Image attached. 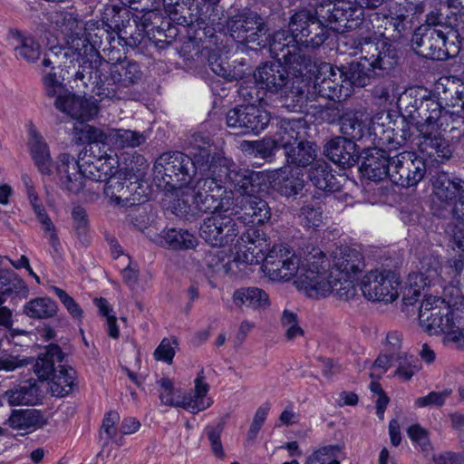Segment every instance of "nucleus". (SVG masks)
I'll return each mask as SVG.
<instances>
[{"label":"nucleus","instance_id":"obj_1","mask_svg":"<svg viewBox=\"0 0 464 464\" xmlns=\"http://www.w3.org/2000/svg\"><path fill=\"white\" fill-rule=\"evenodd\" d=\"M425 92L421 89L407 90L398 101L406 115L395 120L393 126L387 129H383V122L373 121L374 140H378L381 145H387L389 150H395L411 138L410 124H413L419 132L418 145L423 154L437 161L450 159V147L440 130L442 107Z\"/></svg>","mask_w":464,"mask_h":464},{"label":"nucleus","instance_id":"obj_2","mask_svg":"<svg viewBox=\"0 0 464 464\" xmlns=\"http://www.w3.org/2000/svg\"><path fill=\"white\" fill-rule=\"evenodd\" d=\"M265 180L266 176L261 172L239 168L231 159L224 157L212 165L208 176L197 179L194 189L187 191L191 192L196 210L208 212L230 208L234 192L249 197L260 192Z\"/></svg>","mask_w":464,"mask_h":464},{"label":"nucleus","instance_id":"obj_3","mask_svg":"<svg viewBox=\"0 0 464 464\" xmlns=\"http://www.w3.org/2000/svg\"><path fill=\"white\" fill-rule=\"evenodd\" d=\"M420 328L430 335L443 334L444 345L464 351V295L453 288L445 297L426 295L418 314Z\"/></svg>","mask_w":464,"mask_h":464},{"label":"nucleus","instance_id":"obj_4","mask_svg":"<svg viewBox=\"0 0 464 464\" xmlns=\"http://www.w3.org/2000/svg\"><path fill=\"white\" fill-rule=\"evenodd\" d=\"M322 253L321 249L313 248L301 256L283 244L275 245L267 252L262 269L271 281H289L295 277L296 287L306 295L314 273H318L316 269H320Z\"/></svg>","mask_w":464,"mask_h":464},{"label":"nucleus","instance_id":"obj_5","mask_svg":"<svg viewBox=\"0 0 464 464\" xmlns=\"http://www.w3.org/2000/svg\"><path fill=\"white\" fill-rule=\"evenodd\" d=\"M355 48L360 53V61L353 62L344 70V77L353 86L368 85L375 74V70H391L397 63V53L392 45L383 40L377 42L367 38H360Z\"/></svg>","mask_w":464,"mask_h":464},{"label":"nucleus","instance_id":"obj_6","mask_svg":"<svg viewBox=\"0 0 464 464\" xmlns=\"http://www.w3.org/2000/svg\"><path fill=\"white\" fill-rule=\"evenodd\" d=\"M254 78L260 88L271 92H280L285 98L291 97L294 107H302L306 102L304 73L290 70L283 62L263 63L254 72Z\"/></svg>","mask_w":464,"mask_h":464},{"label":"nucleus","instance_id":"obj_7","mask_svg":"<svg viewBox=\"0 0 464 464\" xmlns=\"http://www.w3.org/2000/svg\"><path fill=\"white\" fill-rule=\"evenodd\" d=\"M423 12L424 6L421 3L407 2L391 10L389 14L374 13L368 20L362 17L361 25L368 31H372V35L367 36V39L374 42L383 40L388 43V39L399 40L411 31L418 16Z\"/></svg>","mask_w":464,"mask_h":464},{"label":"nucleus","instance_id":"obj_8","mask_svg":"<svg viewBox=\"0 0 464 464\" xmlns=\"http://www.w3.org/2000/svg\"><path fill=\"white\" fill-rule=\"evenodd\" d=\"M155 169L159 175H161L175 195L187 208H194L191 200V192L187 190L194 189L196 182L192 185V175L196 172L195 164L189 156L181 152L162 154L155 162Z\"/></svg>","mask_w":464,"mask_h":464},{"label":"nucleus","instance_id":"obj_9","mask_svg":"<svg viewBox=\"0 0 464 464\" xmlns=\"http://www.w3.org/2000/svg\"><path fill=\"white\" fill-rule=\"evenodd\" d=\"M434 29L429 26H419L412 37V49L425 58L444 61L456 56L459 52V43L450 41L458 39L457 32L452 27Z\"/></svg>","mask_w":464,"mask_h":464},{"label":"nucleus","instance_id":"obj_10","mask_svg":"<svg viewBox=\"0 0 464 464\" xmlns=\"http://www.w3.org/2000/svg\"><path fill=\"white\" fill-rule=\"evenodd\" d=\"M328 260L324 254L322 253L320 269H317L318 273H314L306 295L312 298H321L333 295L342 301L353 299L356 295L354 285L356 279L334 275V271L331 270L328 273Z\"/></svg>","mask_w":464,"mask_h":464},{"label":"nucleus","instance_id":"obj_11","mask_svg":"<svg viewBox=\"0 0 464 464\" xmlns=\"http://www.w3.org/2000/svg\"><path fill=\"white\" fill-rule=\"evenodd\" d=\"M328 260L324 254L322 253L320 269H317L318 273H314L306 295L312 298H321L333 295L342 301L353 299L356 295L354 285L356 279L334 275V271L331 270L328 273Z\"/></svg>","mask_w":464,"mask_h":464},{"label":"nucleus","instance_id":"obj_12","mask_svg":"<svg viewBox=\"0 0 464 464\" xmlns=\"http://www.w3.org/2000/svg\"><path fill=\"white\" fill-rule=\"evenodd\" d=\"M332 9L327 11L328 14L325 19V24L314 15L310 11L302 10L295 13L290 19L288 27L289 31L295 37V43L301 48H317L321 46L327 39V28L336 32L330 26L329 16Z\"/></svg>","mask_w":464,"mask_h":464},{"label":"nucleus","instance_id":"obj_13","mask_svg":"<svg viewBox=\"0 0 464 464\" xmlns=\"http://www.w3.org/2000/svg\"><path fill=\"white\" fill-rule=\"evenodd\" d=\"M311 71L304 72V78L307 75L314 76V90L322 97L333 101L345 100L351 95L349 81L345 80L344 68L334 67L328 63L316 64Z\"/></svg>","mask_w":464,"mask_h":464},{"label":"nucleus","instance_id":"obj_14","mask_svg":"<svg viewBox=\"0 0 464 464\" xmlns=\"http://www.w3.org/2000/svg\"><path fill=\"white\" fill-rule=\"evenodd\" d=\"M158 383L160 387V399L165 405L181 407L192 413H197L208 408L212 403L209 398H206L209 385L204 382L203 371L195 380L194 394L180 397L177 394L179 392L174 391L173 383L169 379H160Z\"/></svg>","mask_w":464,"mask_h":464},{"label":"nucleus","instance_id":"obj_15","mask_svg":"<svg viewBox=\"0 0 464 464\" xmlns=\"http://www.w3.org/2000/svg\"><path fill=\"white\" fill-rule=\"evenodd\" d=\"M269 52L276 61L283 62L290 70L298 73L311 71L314 67L311 57L301 53V48L289 30H279L272 35Z\"/></svg>","mask_w":464,"mask_h":464},{"label":"nucleus","instance_id":"obj_16","mask_svg":"<svg viewBox=\"0 0 464 464\" xmlns=\"http://www.w3.org/2000/svg\"><path fill=\"white\" fill-rule=\"evenodd\" d=\"M60 53L70 64L78 63L82 70H79L75 77L77 80H84L88 77L93 78L92 69L101 63V57L94 46L90 43L86 34L82 35L69 34L66 38V45L60 48Z\"/></svg>","mask_w":464,"mask_h":464},{"label":"nucleus","instance_id":"obj_17","mask_svg":"<svg viewBox=\"0 0 464 464\" xmlns=\"http://www.w3.org/2000/svg\"><path fill=\"white\" fill-rule=\"evenodd\" d=\"M229 208L211 209L212 215L204 219L200 226V237L213 246H226L232 244L238 235L237 222L228 214Z\"/></svg>","mask_w":464,"mask_h":464},{"label":"nucleus","instance_id":"obj_18","mask_svg":"<svg viewBox=\"0 0 464 464\" xmlns=\"http://www.w3.org/2000/svg\"><path fill=\"white\" fill-rule=\"evenodd\" d=\"M400 285L401 283L394 274L372 270L363 276L361 289L368 300L388 304L399 296Z\"/></svg>","mask_w":464,"mask_h":464},{"label":"nucleus","instance_id":"obj_19","mask_svg":"<svg viewBox=\"0 0 464 464\" xmlns=\"http://www.w3.org/2000/svg\"><path fill=\"white\" fill-rule=\"evenodd\" d=\"M390 179L403 188L416 186L424 177L426 165L421 157L403 151L392 158Z\"/></svg>","mask_w":464,"mask_h":464},{"label":"nucleus","instance_id":"obj_20","mask_svg":"<svg viewBox=\"0 0 464 464\" xmlns=\"http://www.w3.org/2000/svg\"><path fill=\"white\" fill-rule=\"evenodd\" d=\"M440 261L437 256H426L421 261L420 271L409 274L404 290L403 301L406 304H412L415 297L422 289L434 285L440 280Z\"/></svg>","mask_w":464,"mask_h":464},{"label":"nucleus","instance_id":"obj_21","mask_svg":"<svg viewBox=\"0 0 464 464\" xmlns=\"http://www.w3.org/2000/svg\"><path fill=\"white\" fill-rule=\"evenodd\" d=\"M269 121V113L253 104L234 108L227 114V126L243 134L259 132L266 127Z\"/></svg>","mask_w":464,"mask_h":464},{"label":"nucleus","instance_id":"obj_22","mask_svg":"<svg viewBox=\"0 0 464 464\" xmlns=\"http://www.w3.org/2000/svg\"><path fill=\"white\" fill-rule=\"evenodd\" d=\"M212 146L213 140L210 136L201 132L192 134L188 140L190 158L201 177L208 176L212 165L216 164L219 158L225 157L213 151Z\"/></svg>","mask_w":464,"mask_h":464},{"label":"nucleus","instance_id":"obj_23","mask_svg":"<svg viewBox=\"0 0 464 464\" xmlns=\"http://www.w3.org/2000/svg\"><path fill=\"white\" fill-rule=\"evenodd\" d=\"M382 116L376 115L370 119L368 114L362 111H346L340 118V130L343 138L351 140H361L366 134L373 135V121L378 123Z\"/></svg>","mask_w":464,"mask_h":464},{"label":"nucleus","instance_id":"obj_24","mask_svg":"<svg viewBox=\"0 0 464 464\" xmlns=\"http://www.w3.org/2000/svg\"><path fill=\"white\" fill-rule=\"evenodd\" d=\"M266 247V239L260 238L255 229H247L234 245L237 258L247 264L264 263L267 254Z\"/></svg>","mask_w":464,"mask_h":464},{"label":"nucleus","instance_id":"obj_25","mask_svg":"<svg viewBox=\"0 0 464 464\" xmlns=\"http://www.w3.org/2000/svg\"><path fill=\"white\" fill-rule=\"evenodd\" d=\"M22 181L26 189V194L30 205L34 214L36 215L38 221L41 223L45 236L48 237L50 245L55 251H57L60 246V240L56 232V228L51 218L48 217L44 206L38 197L33 179L28 174H23Z\"/></svg>","mask_w":464,"mask_h":464},{"label":"nucleus","instance_id":"obj_26","mask_svg":"<svg viewBox=\"0 0 464 464\" xmlns=\"http://www.w3.org/2000/svg\"><path fill=\"white\" fill-rule=\"evenodd\" d=\"M55 169L63 189L73 194L82 190L85 179L82 168L74 157L67 153L61 154Z\"/></svg>","mask_w":464,"mask_h":464},{"label":"nucleus","instance_id":"obj_27","mask_svg":"<svg viewBox=\"0 0 464 464\" xmlns=\"http://www.w3.org/2000/svg\"><path fill=\"white\" fill-rule=\"evenodd\" d=\"M364 268V261L360 251L348 246L341 247L334 253V275L356 279Z\"/></svg>","mask_w":464,"mask_h":464},{"label":"nucleus","instance_id":"obj_28","mask_svg":"<svg viewBox=\"0 0 464 464\" xmlns=\"http://www.w3.org/2000/svg\"><path fill=\"white\" fill-rule=\"evenodd\" d=\"M55 106L75 120L89 121L98 113V107L93 102L70 92L59 95Z\"/></svg>","mask_w":464,"mask_h":464},{"label":"nucleus","instance_id":"obj_29","mask_svg":"<svg viewBox=\"0 0 464 464\" xmlns=\"http://www.w3.org/2000/svg\"><path fill=\"white\" fill-rule=\"evenodd\" d=\"M227 24L231 37L240 43H255L263 30L261 18L256 14L235 16Z\"/></svg>","mask_w":464,"mask_h":464},{"label":"nucleus","instance_id":"obj_30","mask_svg":"<svg viewBox=\"0 0 464 464\" xmlns=\"http://www.w3.org/2000/svg\"><path fill=\"white\" fill-rule=\"evenodd\" d=\"M392 158L382 149L371 150L361 166L362 175L373 181H380L390 177Z\"/></svg>","mask_w":464,"mask_h":464},{"label":"nucleus","instance_id":"obj_31","mask_svg":"<svg viewBox=\"0 0 464 464\" xmlns=\"http://www.w3.org/2000/svg\"><path fill=\"white\" fill-rule=\"evenodd\" d=\"M432 187L435 198L448 206H454L464 193V180L458 178L450 179L445 172L434 176Z\"/></svg>","mask_w":464,"mask_h":464},{"label":"nucleus","instance_id":"obj_32","mask_svg":"<svg viewBox=\"0 0 464 464\" xmlns=\"http://www.w3.org/2000/svg\"><path fill=\"white\" fill-rule=\"evenodd\" d=\"M307 126L304 120H284L280 121L278 130L274 135V140L278 148L285 151L295 146L300 140L306 139Z\"/></svg>","mask_w":464,"mask_h":464},{"label":"nucleus","instance_id":"obj_33","mask_svg":"<svg viewBox=\"0 0 464 464\" xmlns=\"http://www.w3.org/2000/svg\"><path fill=\"white\" fill-rule=\"evenodd\" d=\"M136 188V183L127 184L126 180L115 176L107 181L104 195L109 198L110 203L115 206H132L140 203V199L132 194V190Z\"/></svg>","mask_w":464,"mask_h":464},{"label":"nucleus","instance_id":"obj_34","mask_svg":"<svg viewBox=\"0 0 464 464\" xmlns=\"http://www.w3.org/2000/svg\"><path fill=\"white\" fill-rule=\"evenodd\" d=\"M324 152L333 162L343 167L353 166L357 160L355 143L343 137L328 141Z\"/></svg>","mask_w":464,"mask_h":464},{"label":"nucleus","instance_id":"obj_35","mask_svg":"<svg viewBox=\"0 0 464 464\" xmlns=\"http://www.w3.org/2000/svg\"><path fill=\"white\" fill-rule=\"evenodd\" d=\"M9 39L15 55L27 63H34L41 56V45L28 34L13 29L9 31Z\"/></svg>","mask_w":464,"mask_h":464},{"label":"nucleus","instance_id":"obj_36","mask_svg":"<svg viewBox=\"0 0 464 464\" xmlns=\"http://www.w3.org/2000/svg\"><path fill=\"white\" fill-rule=\"evenodd\" d=\"M232 301L237 307L246 306L256 311L266 310L271 304L268 294L254 286L237 289L233 293Z\"/></svg>","mask_w":464,"mask_h":464},{"label":"nucleus","instance_id":"obj_37","mask_svg":"<svg viewBox=\"0 0 464 464\" xmlns=\"http://www.w3.org/2000/svg\"><path fill=\"white\" fill-rule=\"evenodd\" d=\"M158 243L164 247L173 250L194 249L198 240L195 235L182 228H169L163 230Z\"/></svg>","mask_w":464,"mask_h":464},{"label":"nucleus","instance_id":"obj_38","mask_svg":"<svg viewBox=\"0 0 464 464\" xmlns=\"http://www.w3.org/2000/svg\"><path fill=\"white\" fill-rule=\"evenodd\" d=\"M303 176L301 171L289 168L277 169L274 174L275 187L285 197L295 196L304 187Z\"/></svg>","mask_w":464,"mask_h":464},{"label":"nucleus","instance_id":"obj_39","mask_svg":"<svg viewBox=\"0 0 464 464\" xmlns=\"http://www.w3.org/2000/svg\"><path fill=\"white\" fill-rule=\"evenodd\" d=\"M308 179L320 190L335 191L339 185L331 166L323 160H316L308 170Z\"/></svg>","mask_w":464,"mask_h":464},{"label":"nucleus","instance_id":"obj_40","mask_svg":"<svg viewBox=\"0 0 464 464\" xmlns=\"http://www.w3.org/2000/svg\"><path fill=\"white\" fill-rule=\"evenodd\" d=\"M63 359V354L57 344H50L46 347L44 353L38 355V358L34 365V373L39 379L47 380L51 374L56 372L54 364L61 362Z\"/></svg>","mask_w":464,"mask_h":464},{"label":"nucleus","instance_id":"obj_41","mask_svg":"<svg viewBox=\"0 0 464 464\" xmlns=\"http://www.w3.org/2000/svg\"><path fill=\"white\" fill-rule=\"evenodd\" d=\"M169 18L183 26H188L195 31V37L202 40L198 31H202V34L206 37H209L208 29H210L209 24L205 19L203 12L200 11L198 5L194 8L187 7V10L180 12L179 14H172Z\"/></svg>","mask_w":464,"mask_h":464},{"label":"nucleus","instance_id":"obj_42","mask_svg":"<svg viewBox=\"0 0 464 464\" xmlns=\"http://www.w3.org/2000/svg\"><path fill=\"white\" fill-rule=\"evenodd\" d=\"M287 162L290 165L306 168L316 161V149L314 143L300 140L295 146L285 151Z\"/></svg>","mask_w":464,"mask_h":464},{"label":"nucleus","instance_id":"obj_43","mask_svg":"<svg viewBox=\"0 0 464 464\" xmlns=\"http://www.w3.org/2000/svg\"><path fill=\"white\" fill-rule=\"evenodd\" d=\"M105 65L109 67L111 81L121 86L133 84L141 77V72L136 63L122 62L110 64L105 62Z\"/></svg>","mask_w":464,"mask_h":464},{"label":"nucleus","instance_id":"obj_44","mask_svg":"<svg viewBox=\"0 0 464 464\" xmlns=\"http://www.w3.org/2000/svg\"><path fill=\"white\" fill-rule=\"evenodd\" d=\"M8 423L14 430H26L44 427L46 420L39 411L34 409L15 410L9 417Z\"/></svg>","mask_w":464,"mask_h":464},{"label":"nucleus","instance_id":"obj_45","mask_svg":"<svg viewBox=\"0 0 464 464\" xmlns=\"http://www.w3.org/2000/svg\"><path fill=\"white\" fill-rule=\"evenodd\" d=\"M76 372L72 367L60 366L49 382L52 394L63 397L72 392L76 386Z\"/></svg>","mask_w":464,"mask_h":464},{"label":"nucleus","instance_id":"obj_46","mask_svg":"<svg viewBox=\"0 0 464 464\" xmlns=\"http://www.w3.org/2000/svg\"><path fill=\"white\" fill-rule=\"evenodd\" d=\"M27 292L24 282L14 273L7 270L0 271V304H4L6 297L13 295L24 298Z\"/></svg>","mask_w":464,"mask_h":464},{"label":"nucleus","instance_id":"obj_47","mask_svg":"<svg viewBox=\"0 0 464 464\" xmlns=\"http://www.w3.org/2000/svg\"><path fill=\"white\" fill-rule=\"evenodd\" d=\"M219 1L202 0V3L198 5L200 11L203 12L205 19L209 24L210 29H208L209 38L213 37L216 33L224 30L226 18L218 6Z\"/></svg>","mask_w":464,"mask_h":464},{"label":"nucleus","instance_id":"obj_48","mask_svg":"<svg viewBox=\"0 0 464 464\" xmlns=\"http://www.w3.org/2000/svg\"><path fill=\"white\" fill-rule=\"evenodd\" d=\"M57 305L49 297L34 298L24 306V314L31 318L45 319L55 315Z\"/></svg>","mask_w":464,"mask_h":464},{"label":"nucleus","instance_id":"obj_49","mask_svg":"<svg viewBox=\"0 0 464 464\" xmlns=\"http://www.w3.org/2000/svg\"><path fill=\"white\" fill-rule=\"evenodd\" d=\"M208 62L211 71L227 82L241 80L246 74L242 63L238 66L231 68L229 63L222 57L210 56Z\"/></svg>","mask_w":464,"mask_h":464},{"label":"nucleus","instance_id":"obj_50","mask_svg":"<svg viewBox=\"0 0 464 464\" xmlns=\"http://www.w3.org/2000/svg\"><path fill=\"white\" fill-rule=\"evenodd\" d=\"M95 159L96 165L99 168V173L102 176V181H108L110 179H112L119 172V160L114 153V151L111 149L104 150L102 153L95 152V155H92Z\"/></svg>","mask_w":464,"mask_h":464},{"label":"nucleus","instance_id":"obj_51","mask_svg":"<svg viewBox=\"0 0 464 464\" xmlns=\"http://www.w3.org/2000/svg\"><path fill=\"white\" fill-rule=\"evenodd\" d=\"M3 398L10 405L34 404L36 401V388L32 384L19 385L12 390L6 391Z\"/></svg>","mask_w":464,"mask_h":464},{"label":"nucleus","instance_id":"obj_52","mask_svg":"<svg viewBox=\"0 0 464 464\" xmlns=\"http://www.w3.org/2000/svg\"><path fill=\"white\" fill-rule=\"evenodd\" d=\"M111 146L121 148L137 147L145 141V136L142 133L130 130L110 129Z\"/></svg>","mask_w":464,"mask_h":464},{"label":"nucleus","instance_id":"obj_53","mask_svg":"<svg viewBox=\"0 0 464 464\" xmlns=\"http://www.w3.org/2000/svg\"><path fill=\"white\" fill-rule=\"evenodd\" d=\"M246 215L250 217V223L263 224L271 217L270 208L264 199L251 196L248 200Z\"/></svg>","mask_w":464,"mask_h":464},{"label":"nucleus","instance_id":"obj_54","mask_svg":"<svg viewBox=\"0 0 464 464\" xmlns=\"http://www.w3.org/2000/svg\"><path fill=\"white\" fill-rule=\"evenodd\" d=\"M82 132L90 143V152L92 155H95V152H101L102 146H111L110 130L105 131L87 125L82 130Z\"/></svg>","mask_w":464,"mask_h":464},{"label":"nucleus","instance_id":"obj_55","mask_svg":"<svg viewBox=\"0 0 464 464\" xmlns=\"http://www.w3.org/2000/svg\"><path fill=\"white\" fill-rule=\"evenodd\" d=\"M395 361L398 362V367L394 375L402 381H410L420 369L418 360L413 356H408L406 353H397Z\"/></svg>","mask_w":464,"mask_h":464},{"label":"nucleus","instance_id":"obj_56","mask_svg":"<svg viewBox=\"0 0 464 464\" xmlns=\"http://www.w3.org/2000/svg\"><path fill=\"white\" fill-rule=\"evenodd\" d=\"M299 218L306 227L315 228L323 224V211L320 207L306 204L300 209Z\"/></svg>","mask_w":464,"mask_h":464},{"label":"nucleus","instance_id":"obj_57","mask_svg":"<svg viewBox=\"0 0 464 464\" xmlns=\"http://www.w3.org/2000/svg\"><path fill=\"white\" fill-rule=\"evenodd\" d=\"M281 324L285 330V335L289 341L304 334V331L298 324L297 314L289 310H285L283 312L281 316Z\"/></svg>","mask_w":464,"mask_h":464},{"label":"nucleus","instance_id":"obj_58","mask_svg":"<svg viewBox=\"0 0 464 464\" xmlns=\"http://www.w3.org/2000/svg\"><path fill=\"white\" fill-rule=\"evenodd\" d=\"M27 364L26 358L7 350H0V372H14Z\"/></svg>","mask_w":464,"mask_h":464},{"label":"nucleus","instance_id":"obj_59","mask_svg":"<svg viewBox=\"0 0 464 464\" xmlns=\"http://www.w3.org/2000/svg\"><path fill=\"white\" fill-rule=\"evenodd\" d=\"M337 447H323L307 458L305 464H340L336 459Z\"/></svg>","mask_w":464,"mask_h":464},{"label":"nucleus","instance_id":"obj_60","mask_svg":"<svg viewBox=\"0 0 464 464\" xmlns=\"http://www.w3.org/2000/svg\"><path fill=\"white\" fill-rule=\"evenodd\" d=\"M72 227L79 238L85 237L89 231V218L86 210L81 206L72 209Z\"/></svg>","mask_w":464,"mask_h":464},{"label":"nucleus","instance_id":"obj_61","mask_svg":"<svg viewBox=\"0 0 464 464\" xmlns=\"http://www.w3.org/2000/svg\"><path fill=\"white\" fill-rule=\"evenodd\" d=\"M407 434L412 442L417 444L422 451L428 452L431 450L429 439V432L419 424L411 425L407 429Z\"/></svg>","mask_w":464,"mask_h":464},{"label":"nucleus","instance_id":"obj_62","mask_svg":"<svg viewBox=\"0 0 464 464\" xmlns=\"http://www.w3.org/2000/svg\"><path fill=\"white\" fill-rule=\"evenodd\" d=\"M451 392L452 391L450 389H446L442 392H431L426 396L417 398L415 406L418 408L428 406L441 407L451 395Z\"/></svg>","mask_w":464,"mask_h":464},{"label":"nucleus","instance_id":"obj_63","mask_svg":"<svg viewBox=\"0 0 464 464\" xmlns=\"http://www.w3.org/2000/svg\"><path fill=\"white\" fill-rule=\"evenodd\" d=\"M221 432H222V427H213V426H208L206 428V434L208 437V440L209 441L212 453L214 456L218 459H224L226 457V453L221 442Z\"/></svg>","mask_w":464,"mask_h":464},{"label":"nucleus","instance_id":"obj_64","mask_svg":"<svg viewBox=\"0 0 464 464\" xmlns=\"http://www.w3.org/2000/svg\"><path fill=\"white\" fill-rule=\"evenodd\" d=\"M62 26L66 38L69 37V34L82 35L86 34L84 22L74 14H66Z\"/></svg>","mask_w":464,"mask_h":464}]
</instances>
